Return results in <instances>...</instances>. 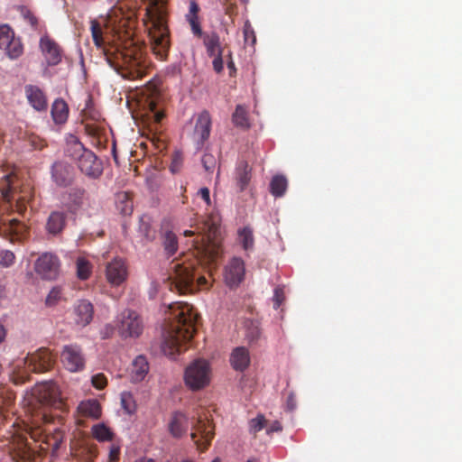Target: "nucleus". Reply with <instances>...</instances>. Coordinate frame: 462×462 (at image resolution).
Listing matches in <instances>:
<instances>
[{"mask_svg":"<svg viewBox=\"0 0 462 462\" xmlns=\"http://www.w3.org/2000/svg\"><path fill=\"white\" fill-rule=\"evenodd\" d=\"M238 238L239 243L245 251L252 250L254 248V237L251 227L245 226L244 228L239 229Z\"/></svg>","mask_w":462,"mask_h":462,"instance_id":"nucleus-36","label":"nucleus"},{"mask_svg":"<svg viewBox=\"0 0 462 462\" xmlns=\"http://www.w3.org/2000/svg\"><path fill=\"white\" fill-rule=\"evenodd\" d=\"M25 367L23 371H17L15 383H23L28 379V372L41 373L51 369L55 363V356L47 348H40L32 354H29L23 360Z\"/></svg>","mask_w":462,"mask_h":462,"instance_id":"nucleus-6","label":"nucleus"},{"mask_svg":"<svg viewBox=\"0 0 462 462\" xmlns=\"http://www.w3.org/2000/svg\"><path fill=\"white\" fill-rule=\"evenodd\" d=\"M128 268L124 259L116 257L106 264V277L113 286H119L126 281Z\"/></svg>","mask_w":462,"mask_h":462,"instance_id":"nucleus-16","label":"nucleus"},{"mask_svg":"<svg viewBox=\"0 0 462 462\" xmlns=\"http://www.w3.org/2000/svg\"><path fill=\"white\" fill-rule=\"evenodd\" d=\"M51 178L60 187H67L73 182V169L68 163L57 162L51 168Z\"/></svg>","mask_w":462,"mask_h":462,"instance_id":"nucleus-19","label":"nucleus"},{"mask_svg":"<svg viewBox=\"0 0 462 462\" xmlns=\"http://www.w3.org/2000/svg\"><path fill=\"white\" fill-rule=\"evenodd\" d=\"M186 20L189 22L191 31L194 33V35L199 36V37H201L204 35L202 32V29L200 26L199 17L198 18H189V19H186Z\"/></svg>","mask_w":462,"mask_h":462,"instance_id":"nucleus-53","label":"nucleus"},{"mask_svg":"<svg viewBox=\"0 0 462 462\" xmlns=\"http://www.w3.org/2000/svg\"><path fill=\"white\" fill-rule=\"evenodd\" d=\"M285 296L282 288L277 287L274 289V293L273 297V308L279 309L282 303L284 301Z\"/></svg>","mask_w":462,"mask_h":462,"instance_id":"nucleus-50","label":"nucleus"},{"mask_svg":"<svg viewBox=\"0 0 462 462\" xmlns=\"http://www.w3.org/2000/svg\"><path fill=\"white\" fill-rule=\"evenodd\" d=\"M282 430V424L279 421H273L272 425L270 426L268 432H278Z\"/></svg>","mask_w":462,"mask_h":462,"instance_id":"nucleus-63","label":"nucleus"},{"mask_svg":"<svg viewBox=\"0 0 462 462\" xmlns=\"http://www.w3.org/2000/svg\"><path fill=\"white\" fill-rule=\"evenodd\" d=\"M134 462H155V460L150 457H143L136 459Z\"/></svg>","mask_w":462,"mask_h":462,"instance_id":"nucleus-64","label":"nucleus"},{"mask_svg":"<svg viewBox=\"0 0 462 462\" xmlns=\"http://www.w3.org/2000/svg\"><path fill=\"white\" fill-rule=\"evenodd\" d=\"M203 43L209 57H213L220 52L224 53L225 51L221 45L219 35L216 32L205 33L203 35Z\"/></svg>","mask_w":462,"mask_h":462,"instance_id":"nucleus-28","label":"nucleus"},{"mask_svg":"<svg viewBox=\"0 0 462 462\" xmlns=\"http://www.w3.org/2000/svg\"><path fill=\"white\" fill-rule=\"evenodd\" d=\"M121 405L127 414H134L136 411V402L130 392H123L121 393Z\"/></svg>","mask_w":462,"mask_h":462,"instance_id":"nucleus-42","label":"nucleus"},{"mask_svg":"<svg viewBox=\"0 0 462 462\" xmlns=\"http://www.w3.org/2000/svg\"><path fill=\"white\" fill-rule=\"evenodd\" d=\"M201 162H202L203 167L205 168V170L207 171L213 172V171L217 165V159L215 158V156L213 154L205 153L202 156Z\"/></svg>","mask_w":462,"mask_h":462,"instance_id":"nucleus-45","label":"nucleus"},{"mask_svg":"<svg viewBox=\"0 0 462 462\" xmlns=\"http://www.w3.org/2000/svg\"><path fill=\"white\" fill-rule=\"evenodd\" d=\"M244 37L245 41L247 42L251 40L252 43H254L256 41V37L249 22H246L244 25Z\"/></svg>","mask_w":462,"mask_h":462,"instance_id":"nucleus-54","label":"nucleus"},{"mask_svg":"<svg viewBox=\"0 0 462 462\" xmlns=\"http://www.w3.org/2000/svg\"><path fill=\"white\" fill-rule=\"evenodd\" d=\"M165 5L166 2L164 0H152L146 9V15L151 23L149 36L152 50L161 60L167 59L171 46Z\"/></svg>","mask_w":462,"mask_h":462,"instance_id":"nucleus-3","label":"nucleus"},{"mask_svg":"<svg viewBox=\"0 0 462 462\" xmlns=\"http://www.w3.org/2000/svg\"><path fill=\"white\" fill-rule=\"evenodd\" d=\"M91 382L92 385L98 390L104 389L107 384L106 377L103 374H97L93 375Z\"/></svg>","mask_w":462,"mask_h":462,"instance_id":"nucleus-49","label":"nucleus"},{"mask_svg":"<svg viewBox=\"0 0 462 462\" xmlns=\"http://www.w3.org/2000/svg\"><path fill=\"white\" fill-rule=\"evenodd\" d=\"M1 222L5 228V232L19 235L25 229V225L15 217L1 218Z\"/></svg>","mask_w":462,"mask_h":462,"instance_id":"nucleus-39","label":"nucleus"},{"mask_svg":"<svg viewBox=\"0 0 462 462\" xmlns=\"http://www.w3.org/2000/svg\"><path fill=\"white\" fill-rule=\"evenodd\" d=\"M195 267L192 263L174 261L171 263L169 276L170 290L180 294H186L196 290L197 286H204L207 283L205 277H199L197 284L194 282Z\"/></svg>","mask_w":462,"mask_h":462,"instance_id":"nucleus-4","label":"nucleus"},{"mask_svg":"<svg viewBox=\"0 0 462 462\" xmlns=\"http://www.w3.org/2000/svg\"><path fill=\"white\" fill-rule=\"evenodd\" d=\"M121 447L118 444L113 443L109 448L108 460L109 462H118L120 457Z\"/></svg>","mask_w":462,"mask_h":462,"instance_id":"nucleus-52","label":"nucleus"},{"mask_svg":"<svg viewBox=\"0 0 462 462\" xmlns=\"http://www.w3.org/2000/svg\"><path fill=\"white\" fill-rule=\"evenodd\" d=\"M90 31L95 45L97 48L103 47L105 44V40L103 38V29L101 24L97 20H91Z\"/></svg>","mask_w":462,"mask_h":462,"instance_id":"nucleus-41","label":"nucleus"},{"mask_svg":"<svg viewBox=\"0 0 462 462\" xmlns=\"http://www.w3.org/2000/svg\"><path fill=\"white\" fill-rule=\"evenodd\" d=\"M88 151L75 136L67 141L65 153L73 160L79 161Z\"/></svg>","mask_w":462,"mask_h":462,"instance_id":"nucleus-31","label":"nucleus"},{"mask_svg":"<svg viewBox=\"0 0 462 462\" xmlns=\"http://www.w3.org/2000/svg\"><path fill=\"white\" fill-rule=\"evenodd\" d=\"M218 227V217L213 215L208 216V219L203 223L202 231L206 234L203 236L202 240L204 241L205 238H207L208 242H210V239L217 236ZM205 251L208 254V260L210 262H215L219 255L220 249L216 244H214L211 248V245L208 243Z\"/></svg>","mask_w":462,"mask_h":462,"instance_id":"nucleus-14","label":"nucleus"},{"mask_svg":"<svg viewBox=\"0 0 462 462\" xmlns=\"http://www.w3.org/2000/svg\"><path fill=\"white\" fill-rule=\"evenodd\" d=\"M62 439H63L62 431L60 430H57L55 435L52 438L53 442L51 444L53 451H56L60 448V444L62 442Z\"/></svg>","mask_w":462,"mask_h":462,"instance_id":"nucleus-57","label":"nucleus"},{"mask_svg":"<svg viewBox=\"0 0 462 462\" xmlns=\"http://www.w3.org/2000/svg\"><path fill=\"white\" fill-rule=\"evenodd\" d=\"M200 8L196 0H189V13L185 15L186 19L198 18Z\"/></svg>","mask_w":462,"mask_h":462,"instance_id":"nucleus-55","label":"nucleus"},{"mask_svg":"<svg viewBox=\"0 0 462 462\" xmlns=\"http://www.w3.org/2000/svg\"><path fill=\"white\" fill-rule=\"evenodd\" d=\"M0 192L5 202L15 201L14 205L10 204L14 210L22 217L25 216L27 205L32 198V189L29 185L20 187L15 176L7 174L4 176Z\"/></svg>","mask_w":462,"mask_h":462,"instance_id":"nucleus-5","label":"nucleus"},{"mask_svg":"<svg viewBox=\"0 0 462 462\" xmlns=\"http://www.w3.org/2000/svg\"><path fill=\"white\" fill-rule=\"evenodd\" d=\"M14 37L13 30L8 25L0 26V49L5 50Z\"/></svg>","mask_w":462,"mask_h":462,"instance_id":"nucleus-43","label":"nucleus"},{"mask_svg":"<svg viewBox=\"0 0 462 462\" xmlns=\"http://www.w3.org/2000/svg\"><path fill=\"white\" fill-rule=\"evenodd\" d=\"M32 397L43 405L60 406L61 404L60 391L54 382H44L35 386Z\"/></svg>","mask_w":462,"mask_h":462,"instance_id":"nucleus-11","label":"nucleus"},{"mask_svg":"<svg viewBox=\"0 0 462 462\" xmlns=\"http://www.w3.org/2000/svg\"><path fill=\"white\" fill-rule=\"evenodd\" d=\"M78 167L82 173L91 179H97L103 172L102 162L90 150L78 161Z\"/></svg>","mask_w":462,"mask_h":462,"instance_id":"nucleus-17","label":"nucleus"},{"mask_svg":"<svg viewBox=\"0 0 462 462\" xmlns=\"http://www.w3.org/2000/svg\"><path fill=\"white\" fill-rule=\"evenodd\" d=\"M24 19L30 23L32 27H36L38 23V19L36 16L30 11H25L23 13Z\"/></svg>","mask_w":462,"mask_h":462,"instance_id":"nucleus-60","label":"nucleus"},{"mask_svg":"<svg viewBox=\"0 0 462 462\" xmlns=\"http://www.w3.org/2000/svg\"><path fill=\"white\" fill-rule=\"evenodd\" d=\"M51 116L55 124L62 125L68 120L69 107L63 99H56L51 106Z\"/></svg>","mask_w":462,"mask_h":462,"instance_id":"nucleus-30","label":"nucleus"},{"mask_svg":"<svg viewBox=\"0 0 462 462\" xmlns=\"http://www.w3.org/2000/svg\"><path fill=\"white\" fill-rule=\"evenodd\" d=\"M40 49L49 66H55L61 61L62 50L60 45L49 36L40 39Z\"/></svg>","mask_w":462,"mask_h":462,"instance_id":"nucleus-18","label":"nucleus"},{"mask_svg":"<svg viewBox=\"0 0 462 462\" xmlns=\"http://www.w3.org/2000/svg\"><path fill=\"white\" fill-rule=\"evenodd\" d=\"M162 245L167 255H173L178 250V239L176 235L171 231H167L162 238Z\"/></svg>","mask_w":462,"mask_h":462,"instance_id":"nucleus-38","label":"nucleus"},{"mask_svg":"<svg viewBox=\"0 0 462 462\" xmlns=\"http://www.w3.org/2000/svg\"><path fill=\"white\" fill-rule=\"evenodd\" d=\"M223 55H224V53L220 52V53L213 56L214 60L212 61V64H213L214 70L217 73H220L223 70V68H224Z\"/></svg>","mask_w":462,"mask_h":462,"instance_id":"nucleus-56","label":"nucleus"},{"mask_svg":"<svg viewBox=\"0 0 462 462\" xmlns=\"http://www.w3.org/2000/svg\"><path fill=\"white\" fill-rule=\"evenodd\" d=\"M34 268L42 279L55 280L60 274V262L57 255L45 253L37 259Z\"/></svg>","mask_w":462,"mask_h":462,"instance_id":"nucleus-12","label":"nucleus"},{"mask_svg":"<svg viewBox=\"0 0 462 462\" xmlns=\"http://www.w3.org/2000/svg\"><path fill=\"white\" fill-rule=\"evenodd\" d=\"M188 428L189 420L187 416L180 411L174 412L169 422L171 435L174 438H180L187 432Z\"/></svg>","mask_w":462,"mask_h":462,"instance_id":"nucleus-24","label":"nucleus"},{"mask_svg":"<svg viewBox=\"0 0 462 462\" xmlns=\"http://www.w3.org/2000/svg\"><path fill=\"white\" fill-rule=\"evenodd\" d=\"M198 195L206 202L208 206H211L210 192L207 187L199 189Z\"/></svg>","mask_w":462,"mask_h":462,"instance_id":"nucleus-58","label":"nucleus"},{"mask_svg":"<svg viewBox=\"0 0 462 462\" xmlns=\"http://www.w3.org/2000/svg\"><path fill=\"white\" fill-rule=\"evenodd\" d=\"M170 324L162 334V351L174 357L188 349L199 318L191 305L175 301L168 305Z\"/></svg>","mask_w":462,"mask_h":462,"instance_id":"nucleus-1","label":"nucleus"},{"mask_svg":"<svg viewBox=\"0 0 462 462\" xmlns=\"http://www.w3.org/2000/svg\"><path fill=\"white\" fill-rule=\"evenodd\" d=\"M151 110L153 112V119L156 124H160L162 120L164 118L165 115L162 111H155V104L153 102L150 103Z\"/></svg>","mask_w":462,"mask_h":462,"instance_id":"nucleus-59","label":"nucleus"},{"mask_svg":"<svg viewBox=\"0 0 462 462\" xmlns=\"http://www.w3.org/2000/svg\"><path fill=\"white\" fill-rule=\"evenodd\" d=\"M265 418L263 415H258L256 418L252 419L249 422L250 430L256 433L264 428Z\"/></svg>","mask_w":462,"mask_h":462,"instance_id":"nucleus-47","label":"nucleus"},{"mask_svg":"<svg viewBox=\"0 0 462 462\" xmlns=\"http://www.w3.org/2000/svg\"><path fill=\"white\" fill-rule=\"evenodd\" d=\"M232 121L236 126L243 129H248L250 123L246 108L242 105H237L232 116Z\"/></svg>","mask_w":462,"mask_h":462,"instance_id":"nucleus-35","label":"nucleus"},{"mask_svg":"<svg viewBox=\"0 0 462 462\" xmlns=\"http://www.w3.org/2000/svg\"><path fill=\"white\" fill-rule=\"evenodd\" d=\"M14 254L9 250L0 249V264L5 267L12 265L14 262Z\"/></svg>","mask_w":462,"mask_h":462,"instance_id":"nucleus-46","label":"nucleus"},{"mask_svg":"<svg viewBox=\"0 0 462 462\" xmlns=\"http://www.w3.org/2000/svg\"><path fill=\"white\" fill-rule=\"evenodd\" d=\"M251 167L245 161L240 162L237 165L236 169V180L240 191L245 190L248 186L251 180Z\"/></svg>","mask_w":462,"mask_h":462,"instance_id":"nucleus-29","label":"nucleus"},{"mask_svg":"<svg viewBox=\"0 0 462 462\" xmlns=\"http://www.w3.org/2000/svg\"><path fill=\"white\" fill-rule=\"evenodd\" d=\"M106 60L124 79H139L148 69V62L141 46L129 42L122 49H117L114 57L106 53Z\"/></svg>","mask_w":462,"mask_h":462,"instance_id":"nucleus-2","label":"nucleus"},{"mask_svg":"<svg viewBox=\"0 0 462 462\" xmlns=\"http://www.w3.org/2000/svg\"><path fill=\"white\" fill-rule=\"evenodd\" d=\"M116 208L121 214L127 216L133 212V202L126 192L118 193L116 196Z\"/></svg>","mask_w":462,"mask_h":462,"instance_id":"nucleus-37","label":"nucleus"},{"mask_svg":"<svg viewBox=\"0 0 462 462\" xmlns=\"http://www.w3.org/2000/svg\"><path fill=\"white\" fill-rule=\"evenodd\" d=\"M30 146L34 150H42L47 146L46 141L38 135L32 134L28 138Z\"/></svg>","mask_w":462,"mask_h":462,"instance_id":"nucleus-48","label":"nucleus"},{"mask_svg":"<svg viewBox=\"0 0 462 462\" xmlns=\"http://www.w3.org/2000/svg\"><path fill=\"white\" fill-rule=\"evenodd\" d=\"M230 363L235 370L245 371L250 364L249 351L244 346L236 347L231 354Z\"/></svg>","mask_w":462,"mask_h":462,"instance_id":"nucleus-25","label":"nucleus"},{"mask_svg":"<svg viewBox=\"0 0 462 462\" xmlns=\"http://www.w3.org/2000/svg\"><path fill=\"white\" fill-rule=\"evenodd\" d=\"M78 411L82 416L95 420L99 419L102 413L101 405L96 399L82 401L78 407Z\"/></svg>","mask_w":462,"mask_h":462,"instance_id":"nucleus-27","label":"nucleus"},{"mask_svg":"<svg viewBox=\"0 0 462 462\" xmlns=\"http://www.w3.org/2000/svg\"><path fill=\"white\" fill-rule=\"evenodd\" d=\"M86 133L92 137H99L102 128L95 123H87L85 125Z\"/></svg>","mask_w":462,"mask_h":462,"instance_id":"nucleus-51","label":"nucleus"},{"mask_svg":"<svg viewBox=\"0 0 462 462\" xmlns=\"http://www.w3.org/2000/svg\"><path fill=\"white\" fill-rule=\"evenodd\" d=\"M75 321L78 325L85 327L88 325L94 315V308L90 301L80 300L74 307Z\"/></svg>","mask_w":462,"mask_h":462,"instance_id":"nucleus-22","label":"nucleus"},{"mask_svg":"<svg viewBox=\"0 0 462 462\" xmlns=\"http://www.w3.org/2000/svg\"><path fill=\"white\" fill-rule=\"evenodd\" d=\"M25 95L29 104L37 111H45L48 106L47 98L43 91L37 86H25Z\"/></svg>","mask_w":462,"mask_h":462,"instance_id":"nucleus-21","label":"nucleus"},{"mask_svg":"<svg viewBox=\"0 0 462 462\" xmlns=\"http://www.w3.org/2000/svg\"><path fill=\"white\" fill-rule=\"evenodd\" d=\"M117 321L118 333L123 338L138 337L143 331V319L134 310H124L118 316Z\"/></svg>","mask_w":462,"mask_h":462,"instance_id":"nucleus-8","label":"nucleus"},{"mask_svg":"<svg viewBox=\"0 0 462 462\" xmlns=\"http://www.w3.org/2000/svg\"><path fill=\"white\" fill-rule=\"evenodd\" d=\"M76 273L79 280H88L92 273V263L82 255H79L76 259Z\"/></svg>","mask_w":462,"mask_h":462,"instance_id":"nucleus-32","label":"nucleus"},{"mask_svg":"<svg viewBox=\"0 0 462 462\" xmlns=\"http://www.w3.org/2000/svg\"><path fill=\"white\" fill-rule=\"evenodd\" d=\"M62 299V290L60 287H53L46 297L45 303L49 307L55 306Z\"/></svg>","mask_w":462,"mask_h":462,"instance_id":"nucleus-44","label":"nucleus"},{"mask_svg":"<svg viewBox=\"0 0 462 462\" xmlns=\"http://www.w3.org/2000/svg\"><path fill=\"white\" fill-rule=\"evenodd\" d=\"M215 436L214 426L207 415H199L190 437L198 449L205 451Z\"/></svg>","mask_w":462,"mask_h":462,"instance_id":"nucleus-9","label":"nucleus"},{"mask_svg":"<svg viewBox=\"0 0 462 462\" xmlns=\"http://www.w3.org/2000/svg\"><path fill=\"white\" fill-rule=\"evenodd\" d=\"M83 451L87 453V457L85 458V461L93 462L94 458L97 457L96 451L90 448H84Z\"/></svg>","mask_w":462,"mask_h":462,"instance_id":"nucleus-62","label":"nucleus"},{"mask_svg":"<svg viewBox=\"0 0 462 462\" xmlns=\"http://www.w3.org/2000/svg\"><path fill=\"white\" fill-rule=\"evenodd\" d=\"M60 360L64 367L69 372H79L85 367V357L80 346L77 345L64 346Z\"/></svg>","mask_w":462,"mask_h":462,"instance_id":"nucleus-13","label":"nucleus"},{"mask_svg":"<svg viewBox=\"0 0 462 462\" xmlns=\"http://www.w3.org/2000/svg\"><path fill=\"white\" fill-rule=\"evenodd\" d=\"M211 129V117L208 111L201 112L197 119L194 129V139L198 145H203L208 139Z\"/></svg>","mask_w":462,"mask_h":462,"instance_id":"nucleus-20","label":"nucleus"},{"mask_svg":"<svg viewBox=\"0 0 462 462\" xmlns=\"http://www.w3.org/2000/svg\"><path fill=\"white\" fill-rule=\"evenodd\" d=\"M150 370L147 358L140 355L136 356L132 362L131 369L129 372L130 380L133 383H140L144 380Z\"/></svg>","mask_w":462,"mask_h":462,"instance_id":"nucleus-23","label":"nucleus"},{"mask_svg":"<svg viewBox=\"0 0 462 462\" xmlns=\"http://www.w3.org/2000/svg\"><path fill=\"white\" fill-rule=\"evenodd\" d=\"M91 433L99 442L112 441L114 439V432L104 423L93 425Z\"/></svg>","mask_w":462,"mask_h":462,"instance_id":"nucleus-34","label":"nucleus"},{"mask_svg":"<svg viewBox=\"0 0 462 462\" xmlns=\"http://www.w3.org/2000/svg\"><path fill=\"white\" fill-rule=\"evenodd\" d=\"M226 63H227V69H229V75L231 77L235 76L236 72V69L235 66V62L233 61V59H232L231 51L228 52V60H227Z\"/></svg>","mask_w":462,"mask_h":462,"instance_id":"nucleus-61","label":"nucleus"},{"mask_svg":"<svg viewBox=\"0 0 462 462\" xmlns=\"http://www.w3.org/2000/svg\"><path fill=\"white\" fill-rule=\"evenodd\" d=\"M211 369L209 363L205 359H196L185 369L184 382L188 388L199 391L210 383Z\"/></svg>","mask_w":462,"mask_h":462,"instance_id":"nucleus-7","label":"nucleus"},{"mask_svg":"<svg viewBox=\"0 0 462 462\" xmlns=\"http://www.w3.org/2000/svg\"><path fill=\"white\" fill-rule=\"evenodd\" d=\"M66 226V214L61 211H52L46 223V230L49 234L56 236L60 234Z\"/></svg>","mask_w":462,"mask_h":462,"instance_id":"nucleus-26","label":"nucleus"},{"mask_svg":"<svg viewBox=\"0 0 462 462\" xmlns=\"http://www.w3.org/2000/svg\"><path fill=\"white\" fill-rule=\"evenodd\" d=\"M61 203L69 212L76 214L88 205L89 197L84 188L72 187L62 194Z\"/></svg>","mask_w":462,"mask_h":462,"instance_id":"nucleus-10","label":"nucleus"},{"mask_svg":"<svg viewBox=\"0 0 462 462\" xmlns=\"http://www.w3.org/2000/svg\"><path fill=\"white\" fill-rule=\"evenodd\" d=\"M288 188V180L283 175H275L270 182V192L276 198L282 197Z\"/></svg>","mask_w":462,"mask_h":462,"instance_id":"nucleus-33","label":"nucleus"},{"mask_svg":"<svg viewBox=\"0 0 462 462\" xmlns=\"http://www.w3.org/2000/svg\"><path fill=\"white\" fill-rule=\"evenodd\" d=\"M245 262L239 257H233L225 267L224 279L229 288H236L245 279Z\"/></svg>","mask_w":462,"mask_h":462,"instance_id":"nucleus-15","label":"nucleus"},{"mask_svg":"<svg viewBox=\"0 0 462 462\" xmlns=\"http://www.w3.org/2000/svg\"><path fill=\"white\" fill-rule=\"evenodd\" d=\"M5 51L9 59L16 60L23 55V45L19 38L14 37Z\"/></svg>","mask_w":462,"mask_h":462,"instance_id":"nucleus-40","label":"nucleus"}]
</instances>
